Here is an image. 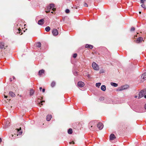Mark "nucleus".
<instances>
[{"instance_id": "f257e3e1", "label": "nucleus", "mask_w": 146, "mask_h": 146, "mask_svg": "<svg viewBox=\"0 0 146 146\" xmlns=\"http://www.w3.org/2000/svg\"><path fill=\"white\" fill-rule=\"evenodd\" d=\"M95 123L96 122L94 121H91L89 123V127L90 130L92 131H94L95 130L94 127Z\"/></svg>"}, {"instance_id": "f03ea898", "label": "nucleus", "mask_w": 146, "mask_h": 146, "mask_svg": "<svg viewBox=\"0 0 146 146\" xmlns=\"http://www.w3.org/2000/svg\"><path fill=\"white\" fill-rule=\"evenodd\" d=\"M54 4H50L49 6H48L47 7V10L45 12L46 13H48L50 12V9H52V10L55 11L56 10V8H54Z\"/></svg>"}, {"instance_id": "7ed1b4c3", "label": "nucleus", "mask_w": 146, "mask_h": 146, "mask_svg": "<svg viewBox=\"0 0 146 146\" xmlns=\"http://www.w3.org/2000/svg\"><path fill=\"white\" fill-rule=\"evenodd\" d=\"M129 87V86L127 85H125L121 86L119 87L118 89V91H121L127 89Z\"/></svg>"}, {"instance_id": "20e7f679", "label": "nucleus", "mask_w": 146, "mask_h": 146, "mask_svg": "<svg viewBox=\"0 0 146 146\" xmlns=\"http://www.w3.org/2000/svg\"><path fill=\"white\" fill-rule=\"evenodd\" d=\"M7 46L3 42L0 43V52H2V50L3 49H5V47Z\"/></svg>"}, {"instance_id": "39448f33", "label": "nucleus", "mask_w": 146, "mask_h": 146, "mask_svg": "<svg viewBox=\"0 0 146 146\" xmlns=\"http://www.w3.org/2000/svg\"><path fill=\"white\" fill-rule=\"evenodd\" d=\"M92 67L93 68L96 70H99L98 65L95 62H93L92 64Z\"/></svg>"}, {"instance_id": "423d86ee", "label": "nucleus", "mask_w": 146, "mask_h": 146, "mask_svg": "<svg viewBox=\"0 0 146 146\" xmlns=\"http://www.w3.org/2000/svg\"><path fill=\"white\" fill-rule=\"evenodd\" d=\"M146 94V91L145 90H141L139 94L138 98H140Z\"/></svg>"}, {"instance_id": "0eeeda50", "label": "nucleus", "mask_w": 146, "mask_h": 146, "mask_svg": "<svg viewBox=\"0 0 146 146\" xmlns=\"http://www.w3.org/2000/svg\"><path fill=\"white\" fill-rule=\"evenodd\" d=\"M52 33L53 35L54 36H57L58 35V32L57 29H54L52 31Z\"/></svg>"}, {"instance_id": "6e6552de", "label": "nucleus", "mask_w": 146, "mask_h": 146, "mask_svg": "<svg viewBox=\"0 0 146 146\" xmlns=\"http://www.w3.org/2000/svg\"><path fill=\"white\" fill-rule=\"evenodd\" d=\"M97 127L100 130H101L103 127L104 126L102 123H98Z\"/></svg>"}, {"instance_id": "1a4fd4ad", "label": "nucleus", "mask_w": 146, "mask_h": 146, "mask_svg": "<svg viewBox=\"0 0 146 146\" xmlns=\"http://www.w3.org/2000/svg\"><path fill=\"white\" fill-rule=\"evenodd\" d=\"M21 128L20 127L19 129H16L15 130H16V131H17V134L16 135L17 136L18 135H21L22 133V131H20L21 130Z\"/></svg>"}, {"instance_id": "9d476101", "label": "nucleus", "mask_w": 146, "mask_h": 146, "mask_svg": "<svg viewBox=\"0 0 146 146\" xmlns=\"http://www.w3.org/2000/svg\"><path fill=\"white\" fill-rule=\"evenodd\" d=\"M78 85L80 87H82L84 86V84L83 82L82 81H79L78 83Z\"/></svg>"}, {"instance_id": "9b49d317", "label": "nucleus", "mask_w": 146, "mask_h": 146, "mask_svg": "<svg viewBox=\"0 0 146 146\" xmlns=\"http://www.w3.org/2000/svg\"><path fill=\"white\" fill-rule=\"evenodd\" d=\"M116 138V137L115 135L112 134H111L110 136V140H114Z\"/></svg>"}, {"instance_id": "f8f14e48", "label": "nucleus", "mask_w": 146, "mask_h": 146, "mask_svg": "<svg viewBox=\"0 0 146 146\" xmlns=\"http://www.w3.org/2000/svg\"><path fill=\"white\" fill-rule=\"evenodd\" d=\"M44 70L42 69L41 70H40L38 73V75L40 76H41L42 74L44 73Z\"/></svg>"}, {"instance_id": "ddd939ff", "label": "nucleus", "mask_w": 146, "mask_h": 146, "mask_svg": "<svg viewBox=\"0 0 146 146\" xmlns=\"http://www.w3.org/2000/svg\"><path fill=\"white\" fill-rule=\"evenodd\" d=\"M44 20L43 19L40 20L38 21V24L39 25H43L44 23Z\"/></svg>"}, {"instance_id": "4468645a", "label": "nucleus", "mask_w": 146, "mask_h": 146, "mask_svg": "<svg viewBox=\"0 0 146 146\" xmlns=\"http://www.w3.org/2000/svg\"><path fill=\"white\" fill-rule=\"evenodd\" d=\"M85 47L86 48H89L90 49H92L93 48L92 45L88 44H86L85 45Z\"/></svg>"}, {"instance_id": "2eb2a0df", "label": "nucleus", "mask_w": 146, "mask_h": 146, "mask_svg": "<svg viewBox=\"0 0 146 146\" xmlns=\"http://www.w3.org/2000/svg\"><path fill=\"white\" fill-rule=\"evenodd\" d=\"M141 78L144 80H146V73H144L142 75Z\"/></svg>"}, {"instance_id": "dca6fc26", "label": "nucleus", "mask_w": 146, "mask_h": 146, "mask_svg": "<svg viewBox=\"0 0 146 146\" xmlns=\"http://www.w3.org/2000/svg\"><path fill=\"white\" fill-rule=\"evenodd\" d=\"M143 40V38L141 37H139L136 40L137 43H139L141 42Z\"/></svg>"}, {"instance_id": "f3484780", "label": "nucleus", "mask_w": 146, "mask_h": 146, "mask_svg": "<svg viewBox=\"0 0 146 146\" xmlns=\"http://www.w3.org/2000/svg\"><path fill=\"white\" fill-rule=\"evenodd\" d=\"M52 116L51 115H48L46 117V120L47 121H50L52 118Z\"/></svg>"}, {"instance_id": "a211bd4d", "label": "nucleus", "mask_w": 146, "mask_h": 146, "mask_svg": "<svg viewBox=\"0 0 146 146\" xmlns=\"http://www.w3.org/2000/svg\"><path fill=\"white\" fill-rule=\"evenodd\" d=\"M101 90L103 91H105L106 90V87L105 85H102L101 87Z\"/></svg>"}, {"instance_id": "6ab92c4d", "label": "nucleus", "mask_w": 146, "mask_h": 146, "mask_svg": "<svg viewBox=\"0 0 146 146\" xmlns=\"http://www.w3.org/2000/svg\"><path fill=\"white\" fill-rule=\"evenodd\" d=\"M111 85L114 87H117L118 86V84H117L113 82H111Z\"/></svg>"}, {"instance_id": "aec40b11", "label": "nucleus", "mask_w": 146, "mask_h": 146, "mask_svg": "<svg viewBox=\"0 0 146 146\" xmlns=\"http://www.w3.org/2000/svg\"><path fill=\"white\" fill-rule=\"evenodd\" d=\"M9 94L11 97H14L15 96V94L11 92H9Z\"/></svg>"}, {"instance_id": "412c9836", "label": "nucleus", "mask_w": 146, "mask_h": 146, "mask_svg": "<svg viewBox=\"0 0 146 146\" xmlns=\"http://www.w3.org/2000/svg\"><path fill=\"white\" fill-rule=\"evenodd\" d=\"M50 28L49 26L47 27L45 29V31L47 32L49 31L50 30Z\"/></svg>"}, {"instance_id": "4be33fe9", "label": "nucleus", "mask_w": 146, "mask_h": 146, "mask_svg": "<svg viewBox=\"0 0 146 146\" xmlns=\"http://www.w3.org/2000/svg\"><path fill=\"white\" fill-rule=\"evenodd\" d=\"M68 133L69 134H71L72 133V130L71 129H69L68 131Z\"/></svg>"}, {"instance_id": "5701e85b", "label": "nucleus", "mask_w": 146, "mask_h": 146, "mask_svg": "<svg viewBox=\"0 0 146 146\" xmlns=\"http://www.w3.org/2000/svg\"><path fill=\"white\" fill-rule=\"evenodd\" d=\"M34 92V91L33 90L31 89L30 91V95L32 96Z\"/></svg>"}, {"instance_id": "b1692460", "label": "nucleus", "mask_w": 146, "mask_h": 146, "mask_svg": "<svg viewBox=\"0 0 146 146\" xmlns=\"http://www.w3.org/2000/svg\"><path fill=\"white\" fill-rule=\"evenodd\" d=\"M56 84V83L54 81H53L51 84V86L52 87L55 86Z\"/></svg>"}, {"instance_id": "393cba45", "label": "nucleus", "mask_w": 146, "mask_h": 146, "mask_svg": "<svg viewBox=\"0 0 146 146\" xmlns=\"http://www.w3.org/2000/svg\"><path fill=\"white\" fill-rule=\"evenodd\" d=\"M36 46L38 47H40L41 46V44L40 42H38L36 44Z\"/></svg>"}, {"instance_id": "a878e982", "label": "nucleus", "mask_w": 146, "mask_h": 146, "mask_svg": "<svg viewBox=\"0 0 146 146\" xmlns=\"http://www.w3.org/2000/svg\"><path fill=\"white\" fill-rule=\"evenodd\" d=\"M101 84V83H100L99 82L96 83V86L97 87H99Z\"/></svg>"}, {"instance_id": "bb28decb", "label": "nucleus", "mask_w": 146, "mask_h": 146, "mask_svg": "<svg viewBox=\"0 0 146 146\" xmlns=\"http://www.w3.org/2000/svg\"><path fill=\"white\" fill-rule=\"evenodd\" d=\"M66 13H68L70 12V10L68 9H66L65 11Z\"/></svg>"}, {"instance_id": "cd10ccee", "label": "nucleus", "mask_w": 146, "mask_h": 146, "mask_svg": "<svg viewBox=\"0 0 146 146\" xmlns=\"http://www.w3.org/2000/svg\"><path fill=\"white\" fill-rule=\"evenodd\" d=\"M141 6L144 9H146V7H145V5L144 4H143L141 5Z\"/></svg>"}, {"instance_id": "c85d7f7f", "label": "nucleus", "mask_w": 146, "mask_h": 146, "mask_svg": "<svg viewBox=\"0 0 146 146\" xmlns=\"http://www.w3.org/2000/svg\"><path fill=\"white\" fill-rule=\"evenodd\" d=\"M77 56V54L76 53H75L73 54V57L74 58H75Z\"/></svg>"}, {"instance_id": "c756f323", "label": "nucleus", "mask_w": 146, "mask_h": 146, "mask_svg": "<svg viewBox=\"0 0 146 146\" xmlns=\"http://www.w3.org/2000/svg\"><path fill=\"white\" fill-rule=\"evenodd\" d=\"M18 30L19 31V34H20V35H21L22 34V33H21V30L19 29Z\"/></svg>"}, {"instance_id": "7c9ffc66", "label": "nucleus", "mask_w": 146, "mask_h": 146, "mask_svg": "<svg viewBox=\"0 0 146 146\" xmlns=\"http://www.w3.org/2000/svg\"><path fill=\"white\" fill-rule=\"evenodd\" d=\"M135 30V28L133 27H132L131 29V31H134Z\"/></svg>"}, {"instance_id": "2f4dec72", "label": "nucleus", "mask_w": 146, "mask_h": 146, "mask_svg": "<svg viewBox=\"0 0 146 146\" xmlns=\"http://www.w3.org/2000/svg\"><path fill=\"white\" fill-rule=\"evenodd\" d=\"M84 5L85 7H88V5L86 3H84Z\"/></svg>"}, {"instance_id": "473e14b6", "label": "nucleus", "mask_w": 146, "mask_h": 146, "mask_svg": "<svg viewBox=\"0 0 146 146\" xmlns=\"http://www.w3.org/2000/svg\"><path fill=\"white\" fill-rule=\"evenodd\" d=\"M145 1V0H141V3H143Z\"/></svg>"}, {"instance_id": "72a5a7b5", "label": "nucleus", "mask_w": 146, "mask_h": 146, "mask_svg": "<svg viewBox=\"0 0 146 146\" xmlns=\"http://www.w3.org/2000/svg\"><path fill=\"white\" fill-rule=\"evenodd\" d=\"M44 102V101H42L41 102H40V103H39V104H41V105H42V103L43 102Z\"/></svg>"}, {"instance_id": "f704fd0d", "label": "nucleus", "mask_w": 146, "mask_h": 146, "mask_svg": "<svg viewBox=\"0 0 146 146\" xmlns=\"http://www.w3.org/2000/svg\"><path fill=\"white\" fill-rule=\"evenodd\" d=\"M75 143L74 142V141H72L71 142H69V144H74Z\"/></svg>"}, {"instance_id": "c9c22d12", "label": "nucleus", "mask_w": 146, "mask_h": 146, "mask_svg": "<svg viewBox=\"0 0 146 146\" xmlns=\"http://www.w3.org/2000/svg\"><path fill=\"white\" fill-rule=\"evenodd\" d=\"M9 123H10L9 122L8 123H7H7L6 124V126H8L9 125Z\"/></svg>"}, {"instance_id": "e433bc0d", "label": "nucleus", "mask_w": 146, "mask_h": 146, "mask_svg": "<svg viewBox=\"0 0 146 146\" xmlns=\"http://www.w3.org/2000/svg\"><path fill=\"white\" fill-rule=\"evenodd\" d=\"M45 90L44 89H42V92H45Z\"/></svg>"}, {"instance_id": "4c0bfd02", "label": "nucleus", "mask_w": 146, "mask_h": 146, "mask_svg": "<svg viewBox=\"0 0 146 146\" xmlns=\"http://www.w3.org/2000/svg\"><path fill=\"white\" fill-rule=\"evenodd\" d=\"M7 96H6L4 95V98H7Z\"/></svg>"}, {"instance_id": "58836bf2", "label": "nucleus", "mask_w": 146, "mask_h": 146, "mask_svg": "<svg viewBox=\"0 0 146 146\" xmlns=\"http://www.w3.org/2000/svg\"><path fill=\"white\" fill-rule=\"evenodd\" d=\"M2 141V139L1 138H0V143Z\"/></svg>"}, {"instance_id": "ea45409f", "label": "nucleus", "mask_w": 146, "mask_h": 146, "mask_svg": "<svg viewBox=\"0 0 146 146\" xmlns=\"http://www.w3.org/2000/svg\"><path fill=\"white\" fill-rule=\"evenodd\" d=\"M145 109H146V104H145Z\"/></svg>"}, {"instance_id": "a19ab883", "label": "nucleus", "mask_w": 146, "mask_h": 146, "mask_svg": "<svg viewBox=\"0 0 146 146\" xmlns=\"http://www.w3.org/2000/svg\"><path fill=\"white\" fill-rule=\"evenodd\" d=\"M39 89L40 90H41L42 89V88L41 87H40Z\"/></svg>"}, {"instance_id": "79ce46f5", "label": "nucleus", "mask_w": 146, "mask_h": 146, "mask_svg": "<svg viewBox=\"0 0 146 146\" xmlns=\"http://www.w3.org/2000/svg\"><path fill=\"white\" fill-rule=\"evenodd\" d=\"M137 96H135V98H137Z\"/></svg>"}, {"instance_id": "37998d69", "label": "nucleus", "mask_w": 146, "mask_h": 146, "mask_svg": "<svg viewBox=\"0 0 146 146\" xmlns=\"http://www.w3.org/2000/svg\"><path fill=\"white\" fill-rule=\"evenodd\" d=\"M139 14H141V11H139Z\"/></svg>"}, {"instance_id": "c03bdc74", "label": "nucleus", "mask_w": 146, "mask_h": 146, "mask_svg": "<svg viewBox=\"0 0 146 146\" xmlns=\"http://www.w3.org/2000/svg\"><path fill=\"white\" fill-rule=\"evenodd\" d=\"M144 97L145 98H146V95Z\"/></svg>"}, {"instance_id": "a18cd8bd", "label": "nucleus", "mask_w": 146, "mask_h": 146, "mask_svg": "<svg viewBox=\"0 0 146 146\" xmlns=\"http://www.w3.org/2000/svg\"><path fill=\"white\" fill-rule=\"evenodd\" d=\"M51 13H54L53 12V11H52V12H51Z\"/></svg>"}, {"instance_id": "49530a36", "label": "nucleus", "mask_w": 146, "mask_h": 146, "mask_svg": "<svg viewBox=\"0 0 146 146\" xmlns=\"http://www.w3.org/2000/svg\"><path fill=\"white\" fill-rule=\"evenodd\" d=\"M12 136V137H13V135Z\"/></svg>"}]
</instances>
